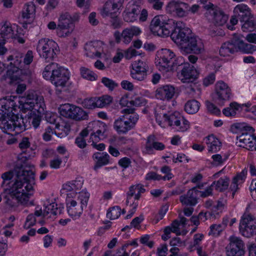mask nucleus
Segmentation results:
<instances>
[{
    "label": "nucleus",
    "mask_w": 256,
    "mask_h": 256,
    "mask_svg": "<svg viewBox=\"0 0 256 256\" xmlns=\"http://www.w3.org/2000/svg\"><path fill=\"white\" fill-rule=\"evenodd\" d=\"M14 172L17 178L12 190H9L8 194L4 197L6 204L10 207L17 206L19 203L27 206L34 205L33 202H30L29 198L33 194V186L36 184L34 172L18 167Z\"/></svg>",
    "instance_id": "obj_1"
},
{
    "label": "nucleus",
    "mask_w": 256,
    "mask_h": 256,
    "mask_svg": "<svg viewBox=\"0 0 256 256\" xmlns=\"http://www.w3.org/2000/svg\"><path fill=\"white\" fill-rule=\"evenodd\" d=\"M26 126L23 118L18 114L6 113L2 108H0V128L6 134H10L12 132L20 134L26 130Z\"/></svg>",
    "instance_id": "obj_2"
},
{
    "label": "nucleus",
    "mask_w": 256,
    "mask_h": 256,
    "mask_svg": "<svg viewBox=\"0 0 256 256\" xmlns=\"http://www.w3.org/2000/svg\"><path fill=\"white\" fill-rule=\"evenodd\" d=\"M175 54L170 49L162 48L156 52V66L162 74L163 78H170L173 74V59Z\"/></svg>",
    "instance_id": "obj_3"
},
{
    "label": "nucleus",
    "mask_w": 256,
    "mask_h": 256,
    "mask_svg": "<svg viewBox=\"0 0 256 256\" xmlns=\"http://www.w3.org/2000/svg\"><path fill=\"white\" fill-rule=\"evenodd\" d=\"M18 102L20 104L18 108L22 110L32 111L34 110L40 114H44L46 108L44 98L34 90H28Z\"/></svg>",
    "instance_id": "obj_4"
},
{
    "label": "nucleus",
    "mask_w": 256,
    "mask_h": 256,
    "mask_svg": "<svg viewBox=\"0 0 256 256\" xmlns=\"http://www.w3.org/2000/svg\"><path fill=\"white\" fill-rule=\"evenodd\" d=\"M58 44L52 40L42 38L38 41L37 50L48 62L52 60L56 56Z\"/></svg>",
    "instance_id": "obj_5"
},
{
    "label": "nucleus",
    "mask_w": 256,
    "mask_h": 256,
    "mask_svg": "<svg viewBox=\"0 0 256 256\" xmlns=\"http://www.w3.org/2000/svg\"><path fill=\"white\" fill-rule=\"evenodd\" d=\"M138 120V116L134 114L130 116H122L114 122V130L119 134H125L133 129Z\"/></svg>",
    "instance_id": "obj_6"
},
{
    "label": "nucleus",
    "mask_w": 256,
    "mask_h": 256,
    "mask_svg": "<svg viewBox=\"0 0 256 256\" xmlns=\"http://www.w3.org/2000/svg\"><path fill=\"white\" fill-rule=\"evenodd\" d=\"M232 95L231 89L224 81H218L215 84V94L214 100L218 104L223 106L230 100Z\"/></svg>",
    "instance_id": "obj_7"
},
{
    "label": "nucleus",
    "mask_w": 256,
    "mask_h": 256,
    "mask_svg": "<svg viewBox=\"0 0 256 256\" xmlns=\"http://www.w3.org/2000/svg\"><path fill=\"white\" fill-rule=\"evenodd\" d=\"M180 46L181 50L187 54L192 53L198 54L204 50V44L201 40L192 35Z\"/></svg>",
    "instance_id": "obj_8"
},
{
    "label": "nucleus",
    "mask_w": 256,
    "mask_h": 256,
    "mask_svg": "<svg viewBox=\"0 0 256 256\" xmlns=\"http://www.w3.org/2000/svg\"><path fill=\"white\" fill-rule=\"evenodd\" d=\"M256 218L250 214L244 213L240 224V231L242 236L250 238L256 234Z\"/></svg>",
    "instance_id": "obj_9"
},
{
    "label": "nucleus",
    "mask_w": 256,
    "mask_h": 256,
    "mask_svg": "<svg viewBox=\"0 0 256 256\" xmlns=\"http://www.w3.org/2000/svg\"><path fill=\"white\" fill-rule=\"evenodd\" d=\"M162 116L170 126H176L178 131L184 132L189 128V122L178 112H175L170 114H164Z\"/></svg>",
    "instance_id": "obj_10"
},
{
    "label": "nucleus",
    "mask_w": 256,
    "mask_h": 256,
    "mask_svg": "<svg viewBox=\"0 0 256 256\" xmlns=\"http://www.w3.org/2000/svg\"><path fill=\"white\" fill-rule=\"evenodd\" d=\"M229 242L226 247L228 256H244V243L240 238L231 236Z\"/></svg>",
    "instance_id": "obj_11"
},
{
    "label": "nucleus",
    "mask_w": 256,
    "mask_h": 256,
    "mask_svg": "<svg viewBox=\"0 0 256 256\" xmlns=\"http://www.w3.org/2000/svg\"><path fill=\"white\" fill-rule=\"evenodd\" d=\"M189 9V4L180 0H171L168 4L166 6V11L168 13L175 15L179 18H183L186 16Z\"/></svg>",
    "instance_id": "obj_12"
},
{
    "label": "nucleus",
    "mask_w": 256,
    "mask_h": 256,
    "mask_svg": "<svg viewBox=\"0 0 256 256\" xmlns=\"http://www.w3.org/2000/svg\"><path fill=\"white\" fill-rule=\"evenodd\" d=\"M112 98L108 95H104L100 97H92L86 98L82 100L81 104L83 107L88 109H93L96 108H102L112 102Z\"/></svg>",
    "instance_id": "obj_13"
},
{
    "label": "nucleus",
    "mask_w": 256,
    "mask_h": 256,
    "mask_svg": "<svg viewBox=\"0 0 256 256\" xmlns=\"http://www.w3.org/2000/svg\"><path fill=\"white\" fill-rule=\"evenodd\" d=\"M176 26L177 28L170 34V38L178 46H180L191 36V30L186 28L185 24L181 21L178 22Z\"/></svg>",
    "instance_id": "obj_14"
},
{
    "label": "nucleus",
    "mask_w": 256,
    "mask_h": 256,
    "mask_svg": "<svg viewBox=\"0 0 256 256\" xmlns=\"http://www.w3.org/2000/svg\"><path fill=\"white\" fill-rule=\"evenodd\" d=\"M214 4L209 2L208 4L204 6V8L208 10L209 13L213 16V20L216 24L218 26H223L227 21L228 17L219 8H214Z\"/></svg>",
    "instance_id": "obj_15"
},
{
    "label": "nucleus",
    "mask_w": 256,
    "mask_h": 256,
    "mask_svg": "<svg viewBox=\"0 0 256 256\" xmlns=\"http://www.w3.org/2000/svg\"><path fill=\"white\" fill-rule=\"evenodd\" d=\"M72 194L76 195V193H70L67 194V198L66 200L67 210L68 214L74 218H77L80 216L82 214L84 206L82 204H78L76 201L71 200L70 198L72 196Z\"/></svg>",
    "instance_id": "obj_16"
},
{
    "label": "nucleus",
    "mask_w": 256,
    "mask_h": 256,
    "mask_svg": "<svg viewBox=\"0 0 256 256\" xmlns=\"http://www.w3.org/2000/svg\"><path fill=\"white\" fill-rule=\"evenodd\" d=\"M78 19V16L74 15L71 16L68 12L62 14L59 18L58 23L57 26L56 33L62 34L61 30H64L66 28H74L73 22Z\"/></svg>",
    "instance_id": "obj_17"
},
{
    "label": "nucleus",
    "mask_w": 256,
    "mask_h": 256,
    "mask_svg": "<svg viewBox=\"0 0 256 256\" xmlns=\"http://www.w3.org/2000/svg\"><path fill=\"white\" fill-rule=\"evenodd\" d=\"M131 75L132 78L136 80H143L146 78V66L145 62L140 60L132 64Z\"/></svg>",
    "instance_id": "obj_18"
},
{
    "label": "nucleus",
    "mask_w": 256,
    "mask_h": 256,
    "mask_svg": "<svg viewBox=\"0 0 256 256\" xmlns=\"http://www.w3.org/2000/svg\"><path fill=\"white\" fill-rule=\"evenodd\" d=\"M199 190L196 188L190 190L186 194L181 196L180 200L182 204L186 206H194L198 203V198Z\"/></svg>",
    "instance_id": "obj_19"
},
{
    "label": "nucleus",
    "mask_w": 256,
    "mask_h": 256,
    "mask_svg": "<svg viewBox=\"0 0 256 256\" xmlns=\"http://www.w3.org/2000/svg\"><path fill=\"white\" fill-rule=\"evenodd\" d=\"M234 12L240 22L253 18L250 8L244 4H238L234 8Z\"/></svg>",
    "instance_id": "obj_20"
},
{
    "label": "nucleus",
    "mask_w": 256,
    "mask_h": 256,
    "mask_svg": "<svg viewBox=\"0 0 256 256\" xmlns=\"http://www.w3.org/2000/svg\"><path fill=\"white\" fill-rule=\"evenodd\" d=\"M236 38H232L223 43L220 49V54L224 57L230 56L238 52Z\"/></svg>",
    "instance_id": "obj_21"
},
{
    "label": "nucleus",
    "mask_w": 256,
    "mask_h": 256,
    "mask_svg": "<svg viewBox=\"0 0 256 256\" xmlns=\"http://www.w3.org/2000/svg\"><path fill=\"white\" fill-rule=\"evenodd\" d=\"M156 137L154 135H150L147 138L145 145L146 153L152 154L153 150H162L164 149L165 146L162 142H157Z\"/></svg>",
    "instance_id": "obj_22"
},
{
    "label": "nucleus",
    "mask_w": 256,
    "mask_h": 256,
    "mask_svg": "<svg viewBox=\"0 0 256 256\" xmlns=\"http://www.w3.org/2000/svg\"><path fill=\"white\" fill-rule=\"evenodd\" d=\"M175 92V88L174 86L165 85L156 90V96L160 100H170L173 98Z\"/></svg>",
    "instance_id": "obj_23"
},
{
    "label": "nucleus",
    "mask_w": 256,
    "mask_h": 256,
    "mask_svg": "<svg viewBox=\"0 0 256 256\" xmlns=\"http://www.w3.org/2000/svg\"><path fill=\"white\" fill-rule=\"evenodd\" d=\"M102 42H93L86 44L84 49L86 52L88 56L94 57V56L100 58L102 50Z\"/></svg>",
    "instance_id": "obj_24"
},
{
    "label": "nucleus",
    "mask_w": 256,
    "mask_h": 256,
    "mask_svg": "<svg viewBox=\"0 0 256 256\" xmlns=\"http://www.w3.org/2000/svg\"><path fill=\"white\" fill-rule=\"evenodd\" d=\"M178 22L172 19H169L167 22H164L162 28L158 34L160 36H168L177 28Z\"/></svg>",
    "instance_id": "obj_25"
},
{
    "label": "nucleus",
    "mask_w": 256,
    "mask_h": 256,
    "mask_svg": "<svg viewBox=\"0 0 256 256\" xmlns=\"http://www.w3.org/2000/svg\"><path fill=\"white\" fill-rule=\"evenodd\" d=\"M16 100L17 98L10 96L9 98H4L0 100V108H3L6 113H13L18 108Z\"/></svg>",
    "instance_id": "obj_26"
},
{
    "label": "nucleus",
    "mask_w": 256,
    "mask_h": 256,
    "mask_svg": "<svg viewBox=\"0 0 256 256\" xmlns=\"http://www.w3.org/2000/svg\"><path fill=\"white\" fill-rule=\"evenodd\" d=\"M247 170L244 168L240 172L238 173L232 178L230 189L232 191V197L234 198L235 193L238 189V186L244 182L247 174Z\"/></svg>",
    "instance_id": "obj_27"
},
{
    "label": "nucleus",
    "mask_w": 256,
    "mask_h": 256,
    "mask_svg": "<svg viewBox=\"0 0 256 256\" xmlns=\"http://www.w3.org/2000/svg\"><path fill=\"white\" fill-rule=\"evenodd\" d=\"M141 32L140 28L136 26H131L123 30L122 38L125 44L130 43L134 36H138Z\"/></svg>",
    "instance_id": "obj_28"
},
{
    "label": "nucleus",
    "mask_w": 256,
    "mask_h": 256,
    "mask_svg": "<svg viewBox=\"0 0 256 256\" xmlns=\"http://www.w3.org/2000/svg\"><path fill=\"white\" fill-rule=\"evenodd\" d=\"M204 140L209 152H216L220 150L222 144L214 134L208 136Z\"/></svg>",
    "instance_id": "obj_29"
},
{
    "label": "nucleus",
    "mask_w": 256,
    "mask_h": 256,
    "mask_svg": "<svg viewBox=\"0 0 256 256\" xmlns=\"http://www.w3.org/2000/svg\"><path fill=\"white\" fill-rule=\"evenodd\" d=\"M198 72L194 68V66H190L188 64H184L181 70V76L185 80L194 79L195 80L198 78Z\"/></svg>",
    "instance_id": "obj_30"
},
{
    "label": "nucleus",
    "mask_w": 256,
    "mask_h": 256,
    "mask_svg": "<svg viewBox=\"0 0 256 256\" xmlns=\"http://www.w3.org/2000/svg\"><path fill=\"white\" fill-rule=\"evenodd\" d=\"M92 130V126H88L80 132L75 140V144L78 148H84L86 147L87 144L86 143L85 138L88 135L89 133Z\"/></svg>",
    "instance_id": "obj_31"
},
{
    "label": "nucleus",
    "mask_w": 256,
    "mask_h": 256,
    "mask_svg": "<svg viewBox=\"0 0 256 256\" xmlns=\"http://www.w3.org/2000/svg\"><path fill=\"white\" fill-rule=\"evenodd\" d=\"M54 68L52 70L50 78L53 80L57 78L58 80H68L70 78V72L68 69L62 67L58 68L56 69Z\"/></svg>",
    "instance_id": "obj_32"
},
{
    "label": "nucleus",
    "mask_w": 256,
    "mask_h": 256,
    "mask_svg": "<svg viewBox=\"0 0 256 256\" xmlns=\"http://www.w3.org/2000/svg\"><path fill=\"white\" fill-rule=\"evenodd\" d=\"M64 209V206H58V204L56 202H52L46 206L43 211V216L45 217L49 214L56 216L58 214L62 213V210Z\"/></svg>",
    "instance_id": "obj_33"
},
{
    "label": "nucleus",
    "mask_w": 256,
    "mask_h": 256,
    "mask_svg": "<svg viewBox=\"0 0 256 256\" xmlns=\"http://www.w3.org/2000/svg\"><path fill=\"white\" fill-rule=\"evenodd\" d=\"M73 112L71 118L77 121L88 120V114L81 108L73 104Z\"/></svg>",
    "instance_id": "obj_34"
},
{
    "label": "nucleus",
    "mask_w": 256,
    "mask_h": 256,
    "mask_svg": "<svg viewBox=\"0 0 256 256\" xmlns=\"http://www.w3.org/2000/svg\"><path fill=\"white\" fill-rule=\"evenodd\" d=\"M238 50L248 54L252 53L256 50V46L250 44L245 43L243 40L236 38Z\"/></svg>",
    "instance_id": "obj_35"
},
{
    "label": "nucleus",
    "mask_w": 256,
    "mask_h": 256,
    "mask_svg": "<svg viewBox=\"0 0 256 256\" xmlns=\"http://www.w3.org/2000/svg\"><path fill=\"white\" fill-rule=\"evenodd\" d=\"M241 108V105L236 102H232L230 104L228 107L224 108L222 110L223 114L226 116L234 117L237 112L240 111Z\"/></svg>",
    "instance_id": "obj_36"
},
{
    "label": "nucleus",
    "mask_w": 256,
    "mask_h": 256,
    "mask_svg": "<svg viewBox=\"0 0 256 256\" xmlns=\"http://www.w3.org/2000/svg\"><path fill=\"white\" fill-rule=\"evenodd\" d=\"M93 157L97 160L94 168H100L107 164L109 162L110 156L107 153H95Z\"/></svg>",
    "instance_id": "obj_37"
},
{
    "label": "nucleus",
    "mask_w": 256,
    "mask_h": 256,
    "mask_svg": "<svg viewBox=\"0 0 256 256\" xmlns=\"http://www.w3.org/2000/svg\"><path fill=\"white\" fill-rule=\"evenodd\" d=\"M200 103L195 100H192L187 102L184 106V110L188 114H194L200 109Z\"/></svg>",
    "instance_id": "obj_38"
},
{
    "label": "nucleus",
    "mask_w": 256,
    "mask_h": 256,
    "mask_svg": "<svg viewBox=\"0 0 256 256\" xmlns=\"http://www.w3.org/2000/svg\"><path fill=\"white\" fill-rule=\"evenodd\" d=\"M160 18H162V16H156L152 20L150 26V30L155 35L158 36L159 30L162 28V26L164 22V20L162 21L160 20Z\"/></svg>",
    "instance_id": "obj_39"
},
{
    "label": "nucleus",
    "mask_w": 256,
    "mask_h": 256,
    "mask_svg": "<svg viewBox=\"0 0 256 256\" xmlns=\"http://www.w3.org/2000/svg\"><path fill=\"white\" fill-rule=\"evenodd\" d=\"M36 6L33 2L26 4L22 11L23 18L28 19L32 18L35 14Z\"/></svg>",
    "instance_id": "obj_40"
},
{
    "label": "nucleus",
    "mask_w": 256,
    "mask_h": 256,
    "mask_svg": "<svg viewBox=\"0 0 256 256\" xmlns=\"http://www.w3.org/2000/svg\"><path fill=\"white\" fill-rule=\"evenodd\" d=\"M0 34L2 39H8L14 36V30L9 22H5L0 29Z\"/></svg>",
    "instance_id": "obj_41"
},
{
    "label": "nucleus",
    "mask_w": 256,
    "mask_h": 256,
    "mask_svg": "<svg viewBox=\"0 0 256 256\" xmlns=\"http://www.w3.org/2000/svg\"><path fill=\"white\" fill-rule=\"evenodd\" d=\"M91 125L93 126L94 128H99V129L94 130L95 134H97L98 136H101L102 138H104L106 137V132L107 126L105 124L100 122H93L92 124H90L88 126H91Z\"/></svg>",
    "instance_id": "obj_42"
},
{
    "label": "nucleus",
    "mask_w": 256,
    "mask_h": 256,
    "mask_svg": "<svg viewBox=\"0 0 256 256\" xmlns=\"http://www.w3.org/2000/svg\"><path fill=\"white\" fill-rule=\"evenodd\" d=\"M229 182L230 179L228 177L221 178L218 181L214 182L215 184L213 187L217 191L222 192L228 188Z\"/></svg>",
    "instance_id": "obj_43"
},
{
    "label": "nucleus",
    "mask_w": 256,
    "mask_h": 256,
    "mask_svg": "<svg viewBox=\"0 0 256 256\" xmlns=\"http://www.w3.org/2000/svg\"><path fill=\"white\" fill-rule=\"evenodd\" d=\"M23 57L24 54L22 53L16 52L13 55H10L8 58V60H14L13 62H10V66L18 68L22 62Z\"/></svg>",
    "instance_id": "obj_44"
},
{
    "label": "nucleus",
    "mask_w": 256,
    "mask_h": 256,
    "mask_svg": "<svg viewBox=\"0 0 256 256\" xmlns=\"http://www.w3.org/2000/svg\"><path fill=\"white\" fill-rule=\"evenodd\" d=\"M73 104H65L61 105L58 110L60 114L66 118H71L72 112H73Z\"/></svg>",
    "instance_id": "obj_45"
},
{
    "label": "nucleus",
    "mask_w": 256,
    "mask_h": 256,
    "mask_svg": "<svg viewBox=\"0 0 256 256\" xmlns=\"http://www.w3.org/2000/svg\"><path fill=\"white\" fill-rule=\"evenodd\" d=\"M17 167H18L19 168H22V169H24L25 170H31L32 172H34L32 170V169L30 166H29V167L24 166L22 164H20V166L16 165L14 167V170L12 172H10H10H4V173L2 174V178L4 180V182L5 180H10L11 178H12L14 176H16V178H15V182H16L17 178H16V172H15L14 170H15V169Z\"/></svg>",
    "instance_id": "obj_46"
},
{
    "label": "nucleus",
    "mask_w": 256,
    "mask_h": 256,
    "mask_svg": "<svg viewBox=\"0 0 256 256\" xmlns=\"http://www.w3.org/2000/svg\"><path fill=\"white\" fill-rule=\"evenodd\" d=\"M237 140L242 144H240L241 147L245 148L246 146L250 142V140H254V136L250 133L242 132L240 135L237 136Z\"/></svg>",
    "instance_id": "obj_47"
},
{
    "label": "nucleus",
    "mask_w": 256,
    "mask_h": 256,
    "mask_svg": "<svg viewBox=\"0 0 256 256\" xmlns=\"http://www.w3.org/2000/svg\"><path fill=\"white\" fill-rule=\"evenodd\" d=\"M112 7V5L111 4L110 2L108 0L106 2L101 10V14L102 16H110V17H112V16L114 15V14H116V10H113Z\"/></svg>",
    "instance_id": "obj_48"
},
{
    "label": "nucleus",
    "mask_w": 256,
    "mask_h": 256,
    "mask_svg": "<svg viewBox=\"0 0 256 256\" xmlns=\"http://www.w3.org/2000/svg\"><path fill=\"white\" fill-rule=\"evenodd\" d=\"M241 22H244L242 26L244 32H252L256 30V22L254 20L248 18L246 20L241 21Z\"/></svg>",
    "instance_id": "obj_49"
},
{
    "label": "nucleus",
    "mask_w": 256,
    "mask_h": 256,
    "mask_svg": "<svg viewBox=\"0 0 256 256\" xmlns=\"http://www.w3.org/2000/svg\"><path fill=\"white\" fill-rule=\"evenodd\" d=\"M18 68L13 66L8 69L4 75L5 78H8L10 80H18Z\"/></svg>",
    "instance_id": "obj_50"
},
{
    "label": "nucleus",
    "mask_w": 256,
    "mask_h": 256,
    "mask_svg": "<svg viewBox=\"0 0 256 256\" xmlns=\"http://www.w3.org/2000/svg\"><path fill=\"white\" fill-rule=\"evenodd\" d=\"M18 80L22 79H33L34 78V74L28 68L20 69L18 68Z\"/></svg>",
    "instance_id": "obj_51"
},
{
    "label": "nucleus",
    "mask_w": 256,
    "mask_h": 256,
    "mask_svg": "<svg viewBox=\"0 0 256 256\" xmlns=\"http://www.w3.org/2000/svg\"><path fill=\"white\" fill-rule=\"evenodd\" d=\"M120 211L121 209L118 206L110 208L108 210L106 216L110 220L116 219L120 216Z\"/></svg>",
    "instance_id": "obj_52"
},
{
    "label": "nucleus",
    "mask_w": 256,
    "mask_h": 256,
    "mask_svg": "<svg viewBox=\"0 0 256 256\" xmlns=\"http://www.w3.org/2000/svg\"><path fill=\"white\" fill-rule=\"evenodd\" d=\"M80 73L83 78L88 80H96L97 76L93 72L86 68H80Z\"/></svg>",
    "instance_id": "obj_53"
},
{
    "label": "nucleus",
    "mask_w": 256,
    "mask_h": 256,
    "mask_svg": "<svg viewBox=\"0 0 256 256\" xmlns=\"http://www.w3.org/2000/svg\"><path fill=\"white\" fill-rule=\"evenodd\" d=\"M32 114V112H31L30 115L28 116L29 122H31L32 125L35 129L38 127L42 120V116L40 114Z\"/></svg>",
    "instance_id": "obj_54"
},
{
    "label": "nucleus",
    "mask_w": 256,
    "mask_h": 256,
    "mask_svg": "<svg viewBox=\"0 0 256 256\" xmlns=\"http://www.w3.org/2000/svg\"><path fill=\"white\" fill-rule=\"evenodd\" d=\"M81 183L78 184V182L76 180L68 182L62 186V190H66V192H72L73 190H76L79 188L81 186Z\"/></svg>",
    "instance_id": "obj_55"
},
{
    "label": "nucleus",
    "mask_w": 256,
    "mask_h": 256,
    "mask_svg": "<svg viewBox=\"0 0 256 256\" xmlns=\"http://www.w3.org/2000/svg\"><path fill=\"white\" fill-rule=\"evenodd\" d=\"M126 10L138 16L140 12L141 6L139 4H136V2H130L127 5Z\"/></svg>",
    "instance_id": "obj_56"
},
{
    "label": "nucleus",
    "mask_w": 256,
    "mask_h": 256,
    "mask_svg": "<svg viewBox=\"0 0 256 256\" xmlns=\"http://www.w3.org/2000/svg\"><path fill=\"white\" fill-rule=\"evenodd\" d=\"M224 230L222 226L220 224H213L210 226V230L208 232L209 236H218Z\"/></svg>",
    "instance_id": "obj_57"
},
{
    "label": "nucleus",
    "mask_w": 256,
    "mask_h": 256,
    "mask_svg": "<svg viewBox=\"0 0 256 256\" xmlns=\"http://www.w3.org/2000/svg\"><path fill=\"white\" fill-rule=\"evenodd\" d=\"M57 66V64L52 62L50 64L46 66L44 68V70L43 72V77L46 80H52V78H50V75L52 72V70H54V67Z\"/></svg>",
    "instance_id": "obj_58"
},
{
    "label": "nucleus",
    "mask_w": 256,
    "mask_h": 256,
    "mask_svg": "<svg viewBox=\"0 0 256 256\" xmlns=\"http://www.w3.org/2000/svg\"><path fill=\"white\" fill-rule=\"evenodd\" d=\"M90 197V194L86 190H82L79 193L78 200L80 201V204L82 205L85 208L87 206L88 202Z\"/></svg>",
    "instance_id": "obj_59"
},
{
    "label": "nucleus",
    "mask_w": 256,
    "mask_h": 256,
    "mask_svg": "<svg viewBox=\"0 0 256 256\" xmlns=\"http://www.w3.org/2000/svg\"><path fill=\"white\" fill-rule=\"evenodd\" d=\"M36 223V217L34 216L32 214H30L28 216L24 227L26 229H28L31 226L35 225Z\"/></svg>",
    "instance_id": "obj_60"
},
{
    "label": "nucleus",
    "mask_w": 256,
    "mask_h": 256,
    "mask_svg": "<svg viewBox=\"0 0 256 256\" xmlns=\"http://www.w3.org/2000/svg\"><path fill=\"white\" fill-rule=\"evenodd\" d=\"M123 16L125 22H134L137 20L138 16L126 10L124 12Z\"/></svg>",
    "instance_id": "obj_61"
},
{
    "label": "nucleus",
    "mask_w": 256,
    "mask_h": 256,
    "mask_svg": "<svg viewBox=\"0 0 256 256\" xmlns=\"http://www.w3.org/2000/svg\"><path fill=\"white\" fill-rule=\"evenodd\" d=\"M149 5L154 10H160L164 5L162 0H148Z\"/></svg>",
    "instance_id": "obj_62"
},
{
    "label": "nucleus",
    "mask_w": 256,
    "mask_h": 256,
    "mask_svg": "<svg viewBox=\"0 0 256 256\" xmlns=\"http://www.w3.org/2000/svg\"><path fill=\"white\" fill-rule=\"evenodd\" d=\"M146 104V101L142 98H136L134 100H132L127 102V104L135 106H144Z\"/></svg>",
    "instance_id": "obj_63"
},
{
    "label": "nucleus",
    "mask_w": 256,
    "mask_h": 256,
    "mask_svg": "<svg viewBox=\"0 0 256 256\" xmlns=\"http://www.w3.org/2000/svg\"><path fill=\"white\" fill-rule=\"evenodd\" d=\"M206 105L207 107L208 110L212 114L218 115L220 113V111L218 108L214 104L212 103L206 101Z\"/></svg>",
    "instance_id": "obj_64"
}]
</instances>
